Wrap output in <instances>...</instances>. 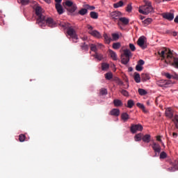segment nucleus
I'll use <instances>...</instances> for the list:
<instances>
[{"label": "nucleus", "instance_id": "26", "mask_svg": "<svg viewBox=\"0 0 178 178\" xmlns=\"http://www.w3.org/2000/svg\"><path fill=\"white\" fill-rule=\"evenodd\" d=\"M123 5H124V3H123V1H120L113 4V8H115V9H118V8H122Z\"/></svg>", "mask_w": 178, "mask_h": 178}, {"label": "nucleus", "instance_id": "57", "mask_svg": "<svg viewBox=\"0 0 178 178\" xmlns=\"http://www.w3.org/2000/svg\"><path fill=\"white\" fill-rule=\"evenodd\" d=\"M155 2H156V3H161V2H165V0H155Z\"/></svg>", "mask_w": 178, "mask_h": 178}, {"label": "nucleus", "instance_id": "5", "mask_svg": "<svg viewBox=\"0 0 178 178\" xmlns=\"http://www.w3.org/2000/svg\"><path fill=\"white\" fill-rule=\"evenodd\" d=\"M67 34L72 39L73 42H77V40L79 38L77 37V34L76 33V31L73 29V26H69L67 29Z\"/></svg>", "mask_w": 178, "mask_h": 178}, {"label": "nucleus", "instance_id": "21", "mask_svg": "<svg viewBox=\"0 0 178 178\" xmlns=\"http://www.w3.org/2000/svg\"><path fill=\"white\" fill-rule=\"evenodd\" d=\"M142 140L144 143H149L151 141V135L146 134L143 136Z\"/></svg>", "mask_w": 178, "mask_h": 178}, {"label": "nucleus", "instance_id": "4", "mask_svg": "<svg viewBox=\"0 0 178 178\" xmlns=\"http://www.w3.org/2000/svg\"><path fill=\"white\" fill-rule=\"evenodd\" d=\"M131 51L129 49H124V54L121 55V62L122 65H127L131 58Z\"/></svg>", "mask_w": 178, "mask_h": 178}, {"label": "nucleus", "instance_id": "13", "mask_svg": "<svg viewBox=\"0 0 178 178\" xmlns=\"http://www.w3.org/2000/svg\"><path fill=\"white\" fill-rule=\"evenodd\" d=\"M56 9L58 15H63L65 10H63V7L60 3H56Z\"/></svg>", "mask_w": 178, "mask_h": 178}, {"label": "nucleus", "instance_id": "50", "mask_svg": "<svg viewBox=\"0 0 178 178\" xmlns=\"http://www.w3.org/2000/svg\"><path fill=\"white\" fill-rule=\"evenodd\" d=\"M129 48L132 52H134L136 51V46H134L132 43L129 44Z\"/></svg>", "mask_w": 178, "mask_h": 178}, {"label": "nucleus", "instance_id": "44", "mask_svg": "<svg viewBox=\"0 0 178 178\" xmlns=\"http://www.w3.org/2000/svg\"><path fill=\"white\" fill-rule=\"evenodd\" d=\"M168 156V154L165 152H162L160 154V159H165Z\"/></svg>", "mask_w": 178, "mask_h": 178}, {"label": "nucleus", "instance_id": "8", "mask_svg": "<svg viewBox=\"0 0 178 178\" xmlns=\"http://www.w3.org/2000/svg\"><path fill=\"white\" fill-rule=\"evenodd\" d=\"M146 40L147 38L145 36H140L137 41L138 45L142 48V49H145L147 48V44H145Z\"/></svg>", "mask_w": 178, "mask_h": 178}, {"label": "nucleus", "instance_id": "29", "mask_svg": "<svg viewBox=\"0 0 178 178\" xmlns=\"http://www.w3.org/2000/svg\"><path fill=\"white\" fill-rule=\"evenodd\" d=\"M145 27H146V26H148V24H151V23H152V19L151 18H147L146 19H145L143 22Z\"/></svg>", "mask_w": 178, "mask_h": 178}, {"label": "nucleus", "instance_id": "59", "mask_svg": "<svg viewBox=\"0 0 178 178\" xmlns=\"http://www.w3.org/2000/svg\"><path fill=\"white\" fill-rule=\"evenodd\" d=\"M172 137H173L174 138H176L177 137V133L174 132V133L172 134Z\"/></svg>", "mask_w": 178, "mask_h": 178}, {"label": "nucleus", "instance_id": "60", "mask_svg": "<svg viewBox=\"0 0 178 178\" xmlns=\"http://www.w3.org/2000/svg\"><path fill=\"white\" fill-rule=\"evenodd\" d=\"M175 23H177L178 24V15L176 16V17L174 19Z\"/></svg>", "mask_w": 178, "mask_h": 178}, {"label": "nucleus", "instance_id": "17", "mask_svg": "<svg viewBox=\"0 0 178 178\" xmlns=\"http://www.w3.org/2000/svg\"><path fill=\"white\" fill-rule=\"evenodd\" d=\"M108 52L113 60H118V55L116 54V52L113 51L112 49H109Z\"/></svg>", "mask_w": 178, "mask_h": 178}, {"label": "nucleus", "instance_id": "20", "mask_svg": "<svg viewBox=\"0 0 178 178\" xmlns=\"http://www.w3.org/2000/svg\"><path fill=\"white\" fill-rule=\"evenodd\" d=\"M149 79H151V76H149V74L143 73L141 74L142 81H147V80H149Z\"/></svg>", "mask_w": 178, "mask_h": 178}, {"label": "nucleus", "instance_id": "61", "mask_svg": "<svg viewBox=\"0 0 178 178\" xmlns=\"http://www.w3.org/2000/svg\"><path fill=\"white\" fill-rule=\"evenodd\" d=\"M172 35H173V37H177V32L173 31L172 32Z\"/></svg>", "mask_w": 178, "mask_h": 178}, {"label": "nucleus", "instance_id": "64", "mask_svg": "<svg viewBox=\"0 0 178 178\" xmlns=\"http://www.w3.org/2000/svg\"><path fill=\"white\" fill-rule=\"evenodd\" d=\"M128 70H129V72H131L133 70V67H129Z\"/></svg>", "mask_w": 178, "mask_h": 178}, {"label": "nucleus", "instance_id": "40", "mask_svg": "<svg viewBox=\"0 0 178 178\" xmlns=\"http://www.w3.org/2000/svg\"><path fill=\"white\" fill-rule=\"evenodd\" d=\"M90 51H92V52H95V54H97V51H98V49H97V45L92 44H90Z\"/></svg>", "mask_w": 178, "mask_h": 178}, {"label": "nucleus", "instance_id": "33", "mask_svg": "<svg viewBox=\"0 0 178 178\" xmlns=\"http://www.w3.org/2000/svg\"><path fill=\"white\" fill-rule=\"evenodd\" d=\"M105 77L106 80H111V79H113V74H112V72H107L106 74H105Z\"/></svg>", "mask_w": 178, "mask_h": 178}, {"label": "nucleus", "instance_id": "6", "mask_svg": "<svg viewBox=\"0 0 178 178\" xmlns=\"http://www.w3.org/2000/svg\"><path fill=\"white\" fill-rule=\"evenodd\" d=\"M158 54L161 57V60H165V58H166L165 55H167V59H172V51L170 50H162L161 51H159Z\"/></svg>", "mask_w": 178, "mask_h": 178}, {"label": "nucleus", "instance_id": "7", "mask_svg": "<svg viewBox=\"0 0 178 178\" xmlns=\"http://www.w3.org/2000/svg\"><path fill=\"white\" fill-rule=\"evenodd\" d=\"M143 125L138 124H132L131 125V132L132 133V134H136V131H143Z\"/></svg>", "mask_w": 178, "mask_h": 178}, {"label": "nucleus", "instance_id": "63", "mask_svg": "<svg viewBox=\"0 0 178 178\" xmlns=\"http://www.w3.org/2000/svg\"><path fill=\"white\" fill-rule=\"evenodd\" d=\"M55 2H56V3H60L62 0H55Z\"/></svg>", "mask_w": 178, "mask_h": 178}, {"label": "nucleus", "instance_id": "16", "mask_svg": "<svg viewBox=\"0 0 178 178\" xmlns=\"http://www.w3.org/2000/svg\"><path fill=\"white\" fill-rule=\"evenodd\" d=\"M111 116H119L120 115V110L118 108H113L110 111Z\"/></svg>", "mask_w": 178, "mask_h": 178}, {"label": "nucleus", "instance_id": "52", "mask_svg": "<svg viewBox=\"0 0 178 178\" xmlns=\"http://www.w3.org/2000/svg\"><path fill=\"white\" fill-rule=\"evenodd\" d=\"M145 63V62L143 60H139L138 62V65H139V66H143Z\"/></svg>", "mask_w": 178, "mask_h": 178}, {"label": "nucleus", "instance_id": "47", "mask_svg": "<svg viewBox=\"0 0 178 178\" xmlns=\"http://www.w3.org/2000/svg\"><path fill=\"white\" fill-rule=\"evenodd\" d=\"M136 70H137V72H141L143 70V66L137 64L136 66Z\"/></svg>", "mask_w": 178, "mask_h": 178}, {"label": "nucleus", "instance_id": "42", "mask_svg": "<svg viewBox=\"0 0 178 178\" xmlns=\"http://www.w3.org/2000/svg\"><path fill=\"white\" fill-rule=\"evenodd\" d=\"M60 27H63V29H64V30H67V29L70 26V24L60 23Z\"/></svg>", "mask_w": 178, "mask_h": 178}, {"label": "nucleus", "instance_id": "55", "mask_svg": "<svg viewBox=\"0 0 178 178\" xmlns=\"http://www.w3.org/2000/svg\"><path fill=\"white\" fill-rule=\"evenodd\" d=\"M165 77H167V79H172V76L170 75V74H169V73H165Z\"/></svg>", "mask_w": 178, "mask_h": 178}, {"label": "nucleus", "instance_id": "58", "mask_svg": "<svg viewBox=\"0 0 178 178\" xmlns=\"http://www.w3.org/2000/svg\"><path fill=\"white\" fill-rule=\"evenodd\" d=\"M172 79H174L175 80H178V75L175 74V75L172 76Z\"/></svg>", "mask_w": 178, "mask_h": 178}, {"label": "nucleus", "instance_id": "18", "mask_svg": "<svg viewBox=\"0 0 178 178\" xmlns=\"http://www.w3.org/2000/svg\"><path fill=\"white\" fill-rule=\"evenodd\" d=\"M134 76L136 83H141V76H140V74L138 72H134Z\"/></svg>", "mask_w": 178, "mask_h": 178}, {"label": "nucleus", "instance_id": "19", "mask_svg": "<svg viewBox=\"0 0 178 178\" xmlns=\"http://www.w3.org/2000/svg\"><path fill=\"white\" fill-rule=\"evenodd\" d=\"M171 66H172L175 69H178V58L177 57H173L172 63H171Z\"/></svg>", "mask_w": 178, "mask_h": 178}, {"label": "nucleus", "instance_id": "36", "mask_svg": "<svg viewBox=\"0 0 178 178\" xmlns=\"http://www.w3.org/2000/svg\"><path fill=\"white\" fill-rule=\"evenodd\" d=\"M65 3L67 8H70V6H73L76 5L75 3H73V1H72L70 0H67Z\"/></svg>", "mask_w": 178, "mask_h": 178}, {"label": "nucleus", "instance_id": "48", "mask_svg": "<svg viewBox=\"0 0 178 178\" xmlns=\"http://www.w3.org/2000/svg\"><path fill=\"white\" fill-rule=\"evenodd\" d=\"M172 165L174 166L175 169H177V170H178V160H175L173 162Z\"/></svg>", "mask_w": 178, "mask_h": 178}, {"label": "nucleus", "instance_id": "15", "mask_svg": "<svg viewBox=\"0 0 178 178\" xmlns=\"http://www.w3.org/2000/svg\"><path fill=\"white\" fill-rule=\"evenodd\" d=\"M152 148H153L154 152H161V145H159L158 143H154L152 145Z\"/></svg>", "mask_w": 178, "mask_h": 178}, {"label": "nucleus", "instance_id": "3", "mask_svg": "<svg viewBox=\"0 0 178 178\" xmlns=\"http://www.w3.org/2000/svg\"><path fill=\"white\" fill-rule=\"evenodd\" d=\"M165 114L167 118L172 119L177 129H178V115H175L173 118V109H172V108H166Z\"/></svg>", "mask_w": 178, "mask_h": 178}, {"label": "nucleus", "instance_id": "39", "mask_svg": "<svg viewBox=\"0 0 178 178\" xmlns=\"http://www.w3.org/2000/svg\"><path fill=\"white\" fill-rule=\"evenodd\" d=\"M136 106H138V108H140V109H142V111H143V112H147V111H145V106H144V104H141V103H137L136 104Z\"/></svg>", "mask_w": 178, "mask_h": 178}, {"label": "nucleus", "instance_id": "49", "mask_svg": "<svg viewBox=\"0 0 178 178\" xmlns=\"http://www.w3.org/2000/svg\"><path fill=\"white\" fill-rule=\"evenodd\" d=\"M86 9H88L89 10H94V9H95V6H90L88 4H87L86 6Z\"/></svg>", "mask_w": 178, "mask_h": 178}, {"label": "nucleus", "instance_id": "46", "mask_svg": "<svg viewBox=\"0 0 178 178\" xmlns=\"http://www.w3.org/2000/svg\"><path fill=\"white\" fill-rule=\"evenodd\" d=\"M121 94H122V95H124V97H129V92H127V90L122 89L121 90Z\"/></svg>", "mask_w": 178, "mask_h": 178}, {"label": "nucleus", "instance_id": "10", "mask_svg": "<svg viewBox=\"0 0 178 178\" xmlns=\"http://www.w3.org/2000/svg\"><path fill=\"white\" fill-rule=\"evenodd\" d=\"M130 20L129 19V18H126L124 17H120L118 22V26H120L122 24H123V26H127V24H129Z\"/></svg>", "mask_w": 178, "mask_h": 178}, {"label": "nucleus", "instance_id": "54", "mask_svg": "<svg viewBox=\"0 0 178 178\" xmlns=\"http://www.w3.org/2000/svg\"><path fill=\"white\" fill-rule=\"evenodd\" d=\"M161 82L164 83L165 87H168V84H170V82L163 80H161Z\"/></svg>", "mask_w": 178, "mask_h": 178}, {"label": "nucleus", "instance_id": "53", "mask_svg": "<svg viewBox=\"0 0 178 178\" xmlns=\"http://www.w3.org/2000/svg\"><path fill=\"white\" fill-rule=\"evenodd\" d=\"M116 83L118 84V86H123V81H122L120 79L116 80Z\"/></svg>", "mask_w": 178, "mask_h": 178}, {"label": "nucleus", "instance_id": "22", "mask_svg": "<svg viewBox=\"0 0 178 178\" xmlns=\"http://www.w3.org/2000/svg\"><path fill=\"white\" fill-rule=\"evenodd\" d=\"M143 136H144V134H143L142 133L137 134L134 136L135 141H141V140H143Z\"/></svg>", "mask_w": 178, "mask_h": 178}, {"label": "nucleus", "instance_id": "11", "mask_svg": "<svg viewBox=\"0 0 178 178\" xmlns=\"http://www.w3.org/2000/svg\"><path fill=\"white\" fill-rule=\"evenodd\" d=\"M163 19H166V20H169L170 22H172L173 19H175V14L171 13H165L163 14Z\"/></svg>", "mask_w": 178, "mask_h": 178}, {"label": "nucleus", "instance_id": "14", "mask_svg": "<svg viewBox=\"0 0 178 178\" xmlns=\"http://www.w3.org/2000/svg\"><path fill=\"white\" fill-rule=\"evenodd\" d=\"M67 12L70 13H74L76 10H77V5L74 4V6H71L70 7H67L66 8Z\"/></svg>", "mask_w": 178, "mask_h": 178}, {"label": "nucleus", "instance_id": "32", "mask_svg": "<svg viewBox=\"0 0 178 178\" xmlns=\"http://www.w3.org/2000/svg\"><path fill=\"white\" fill-rule=\"evenodd\" d=\"M88 12L87 10V8H82L79 11V15H81V16H84V15H86V13Z\"/></svg>", "mask_w": 178, "mask_h": 178}, {"label": "nucleus", "instance_id": "1", "mask_svg": "<svg viewBox=\"0 0 178 178\" xmlns=\"http://www.w3.org/2000/svg\"><path fill=\"white\" fill-rule=\"evenodd\" d=\"M33 9L35 13L36 24L39 25V27L43 29L46 26L54 29L56 27V22L54 21V19L51 17H47L44 14H42V8L37 4V2L34 3Z\"/></svg>", "mask_w": 178, "mask_h": 178}, {"label": "nucleus", "instance_id": "23", "mask_svg": "<svg viewBox=\"0 0 178 178\" xmlns=\"http://www.w3.org/2000/svg\"><path fill=\"white\" fill-rule=\"evenodd\" d=\"M103 37L104 38L106 44H111V41H112V39L108 35V34L104 33L103 35Z\"/></svg>", "mask_w": 178, "mask_h": 178}, {"label": "nucleus", "instance_id": "51", "mask_svg": "<svg viewBox=\"0 0 178 178\" xmlns=\"http://www.w3.org/2000/svg\"><path fill=\"white\" fill-rule=\"evenodd\" d=\"M22 5H29V0H20Z\"/></svg>", "mask_w": 178, "mask_h": 178}, {"label": "nucleus", "instance_id": "43", "mask_svg": "<svg viewBox=\"0 0 178 178\" xmlns=\"http://www.w3.org/2000/svg\"><path fill=\"white\" fill-rule=\"evenodd\" d=\"M131 10H133V7L131 6V4H128L126 7V12H128V13H131Z\"/></svg>", "mask_w": 178, "mask_h": 178}, {"label": "nucleus", "instance_id": "30", "mask_svg": "<svg viewBox=\"0 0 178 178\" xmlns=\"http://www.w3.org/2000/svg\"><path fill=\"white\" fill-rule=\"evenodd\" d=\"M127 106V108H129V109H131V108L134 106V101H133V99L128 100Z\"/></svg>", "mask_w": 178, "mask_h": 178}, {"label": "nucleus", "instance_id": "38", "mask_svg": "<svg viewBox=\"0 0 178 178\" xmlns=\"http://www.w3.org/2000/svg\"><path fill=\"white\" fill-rule=\"evenodd\" d=\"M26 140V135L21 134L19 136V141H20V143H24V141Z\"/></svg>", "mask_w": 178, "mask_h": 178}, {"label": "nucleus", "instance_id": "27", "mask_svg": "<svg viewBox=\"0 0 178 178\" xmlns=\"http://www.w3.org/2000/svg\"><path fill=\"white\" fill-rule=\"evenodd\" d=\"M113 104L115 106H122L123 105V102L120 99H114Z\"/></svg>", "mask_w": 178, "mask_h": 178}, {"label": "nucleus", "instance_id": "34", "mask_svg": "<svg viewBox=\"0 0 178 178\" xmlns=\"http://www.w3.org/2000/svg\"><path fill=\"white\" fill-rule=\"evenodd\" d=\"M122 47L120 42H115L113 44V49H119Z\"/></svg>", "mask_w": 178, "mask_h": 178}, {"label": "nucleus", "instance_id": "56", "mask_svg": "<svg viewBox=\"0 0 178 178\" xmlns=\"http://www.w3.org/2000/svg\"><path fill=\"white\" fill-rule=\"evenodd\" d=\"M92 29L93 28L91 25H88V30H89V31H94Z\"/></svg>", "mask_w": 178, "mask_h": 178}, {"label": "nucleus", "instance_id": "12", "mask_svg": "<svg viewBox=\"0 0 178 178\" xmlns=\"http://www.w3.org/2000/svg\"><path fill=\"white\" fill-rule=\"evenodd\" d=\"M88 33L89 34H90V35H92V37H95V38H102V35H101V33L97 30L89 31Z\"/></svg>", "mask_w": 178, "mask_h": 178}, {"label": "nucleus", "instance_id": "24", "mask_svg": "<svg viewBox=\"0 0 178 178\" xmlns=\"http://www.w3.org/2000/svg\"><path fill=\"white\" fill-rule=\"evenodd\" d=\"M121 119H122L124 120V122H127V120H129V119H130V117L127 113H123L121 115Z\"/></svg>", "mask_w": 178, "mask_h": 178}, {"label": "nucleus", "instance_id": "25", "mask_svg": "<svg viewBox=\"0 0 178 178\" xmlns=\"http://www.w3.org/2000/svg\"><path fill=\"white\" fill-rule=\"evenodd\" d=\"M92 56H94L95 59H97V60H102L104 59V56L101 54H98V52L95 53Z\"/></svg>", "mask_w": 178, "mask_h": 178}, {"label": "nucleus", "instance_id": "62", "mask_svg": "<svg viewBox=\"0 0 178 178\" xmlns=\"http://www.w3.org/2000/svg\"><path fill=\"white\" fill-rule=\"evenodd\" d=\"M156 140H157V141H159L160 143L162 141V140L161 139V136H157Z\"/></svg>", "mask_w": 178, "mask_h": 178}, {"label": "nucleus", "instance_id": "41", "mask_svg": "<svg viewBox=\"0 0 178 178\" xmlns=\"http://www.w3.org/2000/svg\"><path fill=\"white\" fill-rule=\"evenodd\" d=\"M102 70H108L109 69V64L103 63L102 64Z\"/></svg>", "mask_w": 178, "mask_h": 178}, {"label": "nucleus", "instance_id": "35", "mask_svg": "<svg viewBox=\"0 0 178 178\" xmlns=\"http://www.w3.org/2000/svg\"><path fill=\"white\" fill-rule=\"evenodd\" d=\"M90 15L92 19H98V13L92 11L90 12Z\"/></svg>", "mask_w": 178, "mask_h": 178}, {"label": "nucleus", "instance_id": "31", "mask_svg": "<svg viewBox=\"0 0 178 178\" xmlns=\"http://www.w3.org/2000/svg\"><path fill=\"white\" fill-rule=\"evenodd\" d=\"M81 48L83 51H88V44H86V42L81 43Z\"/></svg>", "mask_w": 178, "mask_h": 178}, {"label": "nucleus", "instance_id": "37", "mask_svg": "<svg viewBox=\"0 0 178 178\" xmlns=\"http://www.w3.org/2000/svg\"><path fill=\"white\" fill-rule=\"evenodd\" d=\"M138 92L139 93L140 95H147V90L141 88H139L138 90Z\"/></svg>", "mask_w": 178, "mask_h": 178}, {"label": "nucleus", "instance_id": "9", "mask_svg": "<svg viewBox=\"0 0 178 178\" xmlns=\"http://www.w3.org/2000/svg\"><path fill=\"white\" fill-rule=\"evenodd\" d=\"M110 16L112 20H114V22H116V20H118V22L119 19L120 18V16H122V13L119 11H114L111 13Z\"/></svg>", "mask_w": 178, "mask_h": 178}, {"label": "nucleus", "instance_id": "28", "mask_svg": "<svg viewBox=\"0 0 178 178\" xmlns=\"http://www.w3.org/2000/svg\"><path fill=\"white\" fill-rule=\"evenodd\" d=\"M120 35H122V33L120 35L118 33H112L111 36L113 38V41H118L119 38H120Z\"/></svg>", "mask_w": 178, "mask_h": 178}, {"label": "nucleus", "instance_id": "2", "mask_svg": "<svg viewBox=\"0 0 178 178\" xmlns=\"http://www.w3.org/2000/svg\"><path fill=\"white\" fill-rule=\"evenodd\" d=\"M152 12H154V7H152L151 1H145V5L139 8V13H142V15H149Z\"/></svg>", "mask_w": 178, "mask_h": 178}, {"label": "nucleus", "instance_id": "45", "mask_svg": "<svg viewBox=\"0 0 178 178\" xmlns=\"http://www.w3.org/2000/svg\"><path fill=\"white\" fill-rule=\"evenodd\" d=\"M100 94L102 95H106L108 94V90L105 89V88H102L100 90Z\"/></svg>", "mask_w": 178, "mask_h": 178}]
</instances>
